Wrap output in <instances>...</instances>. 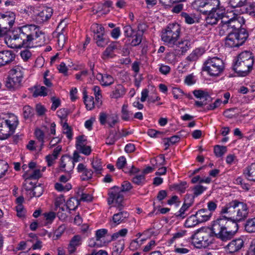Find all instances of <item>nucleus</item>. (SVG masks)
<instances>
[{
	"mask_svg": "<svg viewBox=\"0 0 255 255\" xmlns=\"http://www.w3.org/2000/svg\"><path fill=\"white\" fill-rule=\"evenodd\" d=\"M14 42L13 47L31 48L34 45L41 46L45 43L44 33L34 24H27L13 31L9 39Z\"/></svg>",
	"mask_w": 255,
	"mask_h": 255,
	"instance_id": "1",
	"label": "nucleus"
},
{
	"mask_svg": "<svg viewBox=\"0 0 255 255\" xmlns=\"http://www.w3.org/2000/svg\"><path fill=\"white\" fill-rule=\"evenodd\" d=\"M238 229L237 222L223 217L213 222L211 230L215 236L223 241L230 240Z\"/></svg>",
	"mask_w": 255,
	"mask_h": 255,
	"instance_id": "2",
	"label": "nucleus"
},
{
	"mask_svg": "<svg viewBox=\"0 0 255 255\" xmlns=\"http://www.w3.org/2000/svg\"><path fill=\"white\" fill-rule=\"evenodd\" d=\"M249 213L247 203L237 199L233 200L222 207V214H227L233 221L241 222L246 219Z\"/></svg>",
	"mask_w": 255,
	"mask_h": 255,
	"instance_id": "3",
	"label": "nucleus"
},
{
	"mask_svg": "<svg viewBox=\"0 0 255 255\" xmlns=\"http://www.w3.org/2000/svg\"><path fill=\"white\" fill-rule=\"evenodd\" d=\"M254 61L253 53L249 51H243L235 59L233 69L241 76H246L252 70Z\"/></svg>",
	"mask_w": 255,
	"mask_h": 255,
	"instance_id": "4",
	"label": "nucleus"
},
{
	"mask_svg": "<svg viewBox=\"0 0 255 255\" xmlns=\"http://www.w3.org/2000/svg\"><path fill=\"white\" fill-rule=\"evenodd\" d=\"M181 33V28L177 23L169 24L162 31L161 40L164 43L170 47H174L177 41L179 39Z\"/></svg>",
	"mask_w": 255,
	"mask_h": 255,
	"instance_id": "5",
	"label": "nucleus"
},
{
	"mask_svg": "<svg viewBox=\"0 0 255 255\" xmlns=\"http://www.w3.org/2000/svg\"><path fill=\"white\" fill-rule=\"evenodd\" d=\"M223 61L217 57H209L204 63L203 70L211 76H218L224 71Z\"/></svg>",
	"mask_w": 255,
	"mask_h": 255,
	"instance_id": "6",
	"label": "nucleus"
},
{
	"mask_svg": "<svg viewBox=\"0 0 255 255\" xmlns=\"http://www.w3.org/2000/svg\"><path fill=\"white\" fill-rule=\"evenodd\" d=\"M249 36L245 28H241L233 32H230L225 39L227 47H238L243 45Z\"/></svg>",
	"mask_w": 255,
	"mask_h": 255,
	"instance_id": "7",
	"label": "nucleus"
},
{
	"mask_svg": "<svg viewBox=\"0 0 255 255\" xmlns=\"http://www.w3.org/2000/svg\"><path fill=\"white\" fill-rule=\"evenodd\" d=\"M18 124V119L13 114L9 115L7 119H0L1 134L0 139L7 138L12 134Z\"/></svg>",
	"mask_w": 255,
	"mask_h": 255,
	"instance_id": "8",
	"label": "nucleus"
},
{
	"mask_svg": "<svg viewBox=\"0 0 255 255\" xmlns=\"http://www.w3.org/2000/svg\"><path fill=\"white\" fill-rule=\"evenodd\" d=\"M108 203L109 205H113L118 210L123 209L124 205V196L121 192V187L114 186L111 188L108 192Z\"/></svg>",
	"mask_w": 255,
	"mask_h": 255,
	"instance_id": "9",
	"label": "nucleus"
},
{
	"mask_svg": "<svg viewBox=\"0 0 255 255\" xmlns=\"http://www.w3.org/2000/svg\"><path fill=\"white\" fill-rule=\"evenodd\" d=\"M211 233L207 231H198L191 237L193 243L197 248H205L211 242Z\"/></svg>",
	"mask_w": 255,
	"mask_h": 255,
	"instance_id": "10",
	"label": "nucleus"
},
{
	"mask_svg": "<svg viewBox=\"0 0 255 255\" xmlns=\"http://www.w3.org/2000/svg\"><path fill=\"white\" fill-rule=\"evenodd\" d=\"M191 41L187 38L179 39L177 41L174 50L171 54L174 56L180 57L185 55V54L191 47Z\"/></svg>",
	"mask_w": 255,
	"mask_h": 255,
	"instance_id": "11",
	"label": "nucleus"
},
{
	"mask_svg": "<svg viewBox=\"0 0 255 255\" xmlns=\"http://www.w3.org/2000/svg\"><path fill=\"white\" fill-rule=\"evenodd\" d=\"M121 49V47L118 42H112L103 52L102 57L104 60L114 58Z\"/></svg>",
	"mask_w": 255,
	"mask_h": 255,
	"instance_id": "12",
	"label": "nucleus"
},
{
	"mask_svg": "<svg viewBox=\"0 0 255 255\" xmlns=\"http://www.w3.org/2000/svg\"><path fill=\"white\" fill-rule=\"evenodd\" d=\"M193 94L196 98L200 100L195 102V106L197 107H203L206 105L211 99L208 92L202 90H195L193 91Z\"/></svg>",
	"mask_w": 255,
	"mask_h": 255,
	"instance_id": "13",
	"label": "nucleus"
},
{
	"mask_svg": "<svg viewBox=\"0 0 255 255\" xmlns=\"http://www.w3.org/2000/svg\"><path fill=\"white\" fill-rule=\"evenodd\" d=\"M203 13L211 12H225L224 6L221 5L219 0H207L205 9H202Z\"/></svg>",
	"mask_w": 255,
	"mask_h": 255,
	"instance_id": "14",
	"label": "nucleus"
},
{
	"mask_svg": "<svg viewBox=\"0 0 255 255\" xmlns=\"http://www.w3.org/2000/svg\"><path fill=\"white\" fill-rule=\"evenodd\" d=\"M99 121L102 125L107 124L110 127L113 128L118 122V117L115 114H107L102 112L99 115Z\"/></svg>",
	"mask_w": 255,
	"mask_h": 255,
	"instance_id": "15",
	"label": "nucleus"
},
{
	"mask_svg": "<svg viewBox=\"0 0 255 255\" xmlns=\"http://www.w3.org/2000/svg\"><path fill=\"white\" fill-rule=\"evenodd\" d=\"M233 16L226 18L227 23H228L231 29L236 30L235 31L242 28V24L245 23V19L243 16L233 13Z\"/></svg>",
	"mask_w": 255,
	"mask_h": 255,
	"instance_id": "16",
	"label": "nucleus"
},
{
	"mask_svg": "<svg viewBox=\"0 0 255 255\" xmlns=\"http://www.w3.org/2000/svg\"><path fill=\"white\" fill-rule=\"evenodd\" d=\"M14 52L10 50H3L0 51V68L3 67L11 62L15 59Z\"/></svg>",
	"mask_w": 255,
	"mask_h": 255,
	"instance_id": "17",
	"label": "nucleus"
},
{
	"mask_svg": "<svg viewBox=\"0 0 255 255\" xmlns=\"http://www.w3.org/2000/svg\"><path fill=\"white\" fill-rule=\"evenodd\" d=\"M225 12H211L206 13L207 14L205 20L206 23L209 25H213L216 24L220 19H223L226 15H224Z\"/></svg>",
	"mask_w": 255,
	"mask_h": 255,
	"instance_id": "18",
	"label": "nucleus"
},
{
	"mask_svg": "<svg viewBox=\"0 0 255 255\" xmlns=\"http://www.w3.org/2000/svg\"><path fill=\"white\" fill-rule=\"evenodd\" d=\"M244 242L243 239L239 238L232 240L226 247V251L230 254L240 251L243 247Z\"/></svg>",
	"mask_w": 255,
	"mask_h": 255,
	"instance_id": "19",
	"label": "nucleus"
},
{
	"mask_svg": "<svg viewBox=\"0 0 255 255\" xmlns=\"http://www.w3.org/2000/svg\"><path fill=\"white\" fill-rule=\"evenodd\" d=\"M15 19V15L11 11H6L4 13H0V22L11 27Z\"/></svg>",
	"mask_w": 255,
	"mask_h": 255,
	"instance_id": "20",
	"label": "nucleus"
},
{
	"mask_svg": "<svg viewBox=\"0 0 255 255\" xmlns=\"http://www.w3.org/2000/svg\"><path fill=\"white\" fill-rule=\"evenodd\" d=\"M74 164L73 161L65 155H63L60 162V168L61 170L67 172H69L73 169Z\"/></svg>",
	"mask_w": 255,
	"mask_h": 255,
	"instance_id": "21",
	"label": "nucleus"
},
{
	"mask_svg": "<svg viewBox=\"0 0 255 255\" xmlns=\"http://www.w3.org/2000/svg\"><path fill=\"white\" fill-rule=\"evenodd\" d=\"M22 80V79L14 78L8 75L5 82V86L9 90H16L21 86Z\"/></svg>",
	"mask_w": 255,
	"mask_h": 255,
	"instance_id": "22",
	"label": "nucleus"
},
{
	"mask_svg": "<svg viewBox=\"0 0 255 255\" xmlns=\"http://www.w3.org/2000/svg\"><path fill=\"white\" fill-rule=\"evenodd\" d=\"M77 171L81 173V178L83 181L89 180L92 178L93 171L90 169L86 168L83 163H80L77 167Z\"/></svg>",
	"mask_w": 255,
	"mask_h": 255,
	"instance_id": "23",
	"label": "nucleus"
},
{
	"mask_svg": "<svg viewBox=\"0 0 255 255\" xmlns=\"http://www.w3.org/2000/svg\"><path fill=\"white\" fill-rule=\"evenodd\" d=\"M119 212L115 214L113 216V222L115 225H118L122 223L125 222L129 217V214L123 209L118 210Z\"/></svg>",
	"mask_w": 255,
	"mask_h": 255,
	"instance_id": "24",
	"label": "nucleus"
},
{
	"mask_svg": "<svg viewBox=\"0 0 255 255\" xmlns=\"http://www.w3.org/2000/svg\"><path fill=\"white\" fill-rule=\"evenodd\" d=\"M203 48H196L185 58L186 62L188 64L195 62L204 53Z\"/></svg>",
	"mask_w": 255,
	"mask_h": 255,
	"instance_id": "25",
	"label": "nucleus"
},
{
	"mask_svg": "<svg viewBox=\"0 0 255 255\" xmlns=\"http://www.w3.org/2000/svg\"><path fill=\"white\" fill-rule=\"evenodd\" d=\"M96 77L100 81L101 84L104 86H110L114 82V78L107 73L104 74L99 73L97 75Z\"/></svg>",
	"mask_w": 255,
	"mask_h": 255,
	"instance_id": "26",
	"label": "nucleus"
},
{
	"mask_svg": "<svg viewBox=\"0 0 255 255\" xmlns=\"http://www.w3.org/2000/svg\"><path fill=\"white\" fill-rule=\"evenodd\" d=\"M195 215L200 223L209 220L212 216L211 211L208 210L207 209H202L198 210Z\"/></svg>",
	"mask_w": 255,
	"mask_h": 255,
	"instance_id": "27",
	"label": "nucleus"
},
{
	"mask_svg": "<svg viewBox=\"0 0 255 255\" xmlns=\"http://www.w3.org/2000/svg\"><path fill=\"white\" fill-rule=\"evenodd\" d=\"M81 238L79 235L74 236L70 241L68 250L70 254L74 253L76 248L81 244Z\"/></svg>",
	"mask_w": 255,
	"mask_h": 255,
	"instance_id": "28",
	"label": "nucleus"
},
{
	"mask_svg": "<svg viewBox=\"0 0 255 255\" xmlns=\"http://www.w3.org/2000/svg\"><path fill=\"white\" fill-rule=\"evenodd\" d=\"M53 11L50 7H45L38 14L37 19L40 22L47 20L52 16Z\"/></svg>",
	"mask_w": 255,
	"mask_h": 255,
	"instance_id": "29",
	"label": "nucleus"
},
{
	"mask_svg": "<svg viewBox=\"0 0 255 255\" xmlns=\"http://www.w3.org/2000/svg\"><path fill=\"white\" fill-rule=\"evenodd\" d=\"M229 15L226 16L223 19L221 20V23L219 26V34L220 36H223L227 33L232 32L230 31L231 29L228 23H227L226 18H228Z\"/></svg>",
	"mask_w": 255,
	"mask_h": 255,
	"instance_id": "30",
	"label": "nucleus"
},
{
	"mask_svg": "<svg viewBox=\"0 0 255 255\" xmlns=\"http://www.w3.org/2000/svg\"><path fill=\"white\" fill-rule=\"evenodd\" d=\"M92 165L94 170L93 172L97 175H101L103 170V163L101 159L97 158H94L92 162Z\"/></svg>",
	"mask_w": 255,
	"mask_h": 255,
	"instance_id": "31",
	"label": "nucleus"
},
{
	"mask_svg": "<svg viewBox=\"0 0 255 255\" xmlns=\"http://www.w3.org/2000/svg\"><path fill=\"white\" fill-rule=\"evenodd\" d=\"M8 75L14 78L23 79V69L20 66H16L11 69L8 73Z\"/></svg>",
	"mask_w": 255,
	"mask_h": 255,
	"instance_id": "32",
	"label": "nucleus"
},
{
	"mask_svg": "<svg viewBox=\"0 0 255 255\" xmlns=\"http://www.w3.org/2000/svg\"><path fill=\"white\" fill-rule=\"evenodd\" d=\"M132 113L128 109L127 104H124L121 110V119L125 121H129L132 119Z\"/></svg>",
	"mask_w": 255,
	"mask_h": 255,
	"instance_id": "33",
	"label": "nucleus"
},
{
	"mask_svg": "<svg viewBox=\"0 0 255 255\" xmlns=\"http://www.w3.org/2000/svg\"><path fill=\"white\" fill-rule=\"evenodd\" d=\"M125 94V91L123 85L118 84L115 87L110 96L112 98L118 99L122 97Z\"/></svg>",
	"mask_w": 255,
	"mask_h": 255,
	"instance_id": "34",
	"label": "nucleus"
},
{
	"mask_svg": "<svg viewBox=\"0 0 255 255\" xmlns=\"http://www.w3.org/2000/svg\"><path fill=\"white\" fill-rule=\"evenodd\" d=\"M84 102L86 105V107L87 110H91L94 108L95 102L94 101V98L92 96L89 97L87 95V93L86 90H84L83 92Z\"/></svg>",
	"mask_w": 255,
	"mask_h": 255,
	"instance_id": "35",
	"label": "nucleus"
},
{
	"mask_svg": "<svg viewBox=\"0 0 255 255\" xmlns=\"http://www.w3.org/2000/svg\"><path fill=\"white\" fill-rule=\"evenodd\" d=\"M244 174L249 180L255 181V162L247 168Z\"/></svg>",
	"mask_w": 255,
	"mask_h": 255,
	"instance_id": "36",
	"label": "nucleus"
},
{
	"mask_svg": "<svg viewBox=\"0 0 255 255\" xmlns=\"http://www.w3.org/2000/svg\"><path fill=\"white\" fill-rule=\"evenodd\" d=\"M200 223L196 215H192L187 218L185 222L186 228H192Z\"/></svg>",
	"mask_w": 255,
	"mask_h": 255,
	"instance_id": "37",
	"label": "nucleus"
},
{
	"mask_svg": "<svg viewBox=\"0 0 255 255\" xmlns=\"http://www.w3.org/2000/svg\"><path fill=\"white\" fill-rule=\"evenodd\" d=\"M245 229L248 233H255V218L247 220L245 224Z\"/></svg>",
	"mask_w": 255,
	"mask_h": 255,
	"instance_id": "38",
	"label": "nucleus"
},
{
	"mask_svg": "<svg viewBox=\"0 0 255 255\" xmlns=\"http://www.w3.org/2000/svg\"><path fill=\"white\" fill-rule=\"evenodd\" d=\"M186 234V231L180 230L173 235V237L168 240L169 245H172L180 239L184 237Z\"/></svg>",
	"mask_w": 255,
	"mask_h": 255,
	"instance_id": "39",
	"label": "nucleus"
},
{
	"mask_svg": "<svg viewBox=\"0 0 255 255\" xmlns=\"http://www.w3.org/2000/svg\"><path fill=\"white\" fill-rule=\"evenodd\" d=\"M47 95V89L44 86H37L33 93L34 97L38 96H46Z\"/></svg>",
	"mask_w": 255,
	"mask_h": 255,
	"instance_id": "40",
	"label": "nucleus"
},
{
	"mask_svg": "<svg viewBox=\"0 0 255 255\" xmlns=\"http://www.w3.org/2000/svg\"><path fill=\"white\" fill-rule=\"evenodd\" d=\"M187 187L186 182H182L179 184H175L170 185V189L184 193Z\"/></svg>",
	"mask_w": 255,
	"mask_h": 255,
	"instance_id": "41",
	"label": "nucleus"
},
{
	"mask_svg": "<svg viewBox=\"0 0 255 255\" xmlns=\"http://www.w3.org/2000/svg\"><path fill=\"white\" fill-rule=\"evenodd\" d=\"M181 16L184 18L185 22L187 24H192L195 22V17L194 14H188L185 12H182Z\"/></svg>",
	"mask_w": 255,
	"mask_h": 255,
	"instance_id": "42",
	"label": "nucleus"
},
{
	"mask_svg": "<svg viewBox=\"0 0 255 255\" xmlns=\"http://www.w3.org/2000/svg\"><path fill=\"white\" fill-rule=\"evenodd\" d=\"M132 182L137 185L142 186L146 182L145 176L142 174L136 175L132 178Z\"/></svg>",
	"mask_w": 255,
	"mask_h": 255,
	"instance_id": "43",
	"label": "nucleus"
},
{
	"mask_svg": "<svg viewBox=\"0 0 255 255\" xmlns=\"http://www.w3.org/2000/svg\"><path fill=\"white\" fill-rule=\"evenodd\" d=\"M34 110L29 106H25L23 108V115L25 119H28L33 117Z\"/></svg>",
	"mask_w": 255,
	"mask_h": 255,
	"instance_id": "44",
	"label": "nucleus"
},
{
	"mask_svg": "<svg viewBox=\"0 0 255 255\" xmlns=\"http://www.w3.org/2000/svg\"><path fill=\"white\" fill-rule=\"evenodd\" d=\"M247 0H229V4L233 8L241 7L245 6Z\"/></svg>",
	"mask_w": 255,
	"mask_h": 255,
	"instance_id": "45",
	"label": "nucleus"
},
{
	"mask_svg": "<svg viewBox=\"0 0 255 255\" xmlns=\"http://www.w3.org/2000/svg\"><path fill=\"white\" fill-rule=\"evenodd\" d=\"M56 190L60 192L68 191L72 188V186L70 184H66L64 185L62 183H56L54 185Z\"/></svg>",
	"mask_w": 255,
	"mask_h": 255,
	"instance_id": "46",
	"label": "nucleus"
},
{
	"mask_svg": "<svg viewBox=\"0 0 255 255\" xmlns=\"http://www.w3.org/2000/svg\"><path fill=\"white\" fill-rule=\"evenodd\" d=\"M207 0H196L193 5L195 8L202 13V9H205Z\"/></svg>",
	"mask_w": 255,
	"mask_h": 255,
	"instance_id": "47",
	"label": "nucleus"
},
{
	"mask_svg": "<svg viewBox=\"0 0 255 255\" xmlns=\"http://www.w3.org/2000/svg\"><path fill=\"white\" fill-rule=\"evenodd\" d=\"M117 140V133L114 130H111L109 135L106 138V143L108 145H113L115 144Z\"/></svg>",
	"mask_w": 255,
	"mask_h": 255,
	"instance_id": "48",
	"label": "nucleus"
},
{
	"mask_svg": "<svg viewBox=\"0 0 255 255\" xmlns=\"http://www.w3.org/2000/svg\"><path fill=\"white\" fill-rule=\"evenodd\" d=\"M227 152V147L225 146L219 145L214 147V153L216 156L221 157Z\"/></svg>",
	"mask_w": 255,
	"mask_h": 255,
	"instance_id": "49",
	"label": "nucleus"
},
{
	"mask_svg": "<svg viewBox=\"0 0 255 255\" xmlns=\"http://www.w3.org/2000/svg\"><path fill=\"white\" fill-rule=\"evenodd\" d=\"M8 167V165L6 161L0 160V178L5 175Z\"/></svg>",
	"mask_w": 255,
	"mask_h": 255,
	"instance_id": "50",
	"label": "nucleus"
},
{
	"mask_svg": "<svg viewBox=\"0 0 255 255\" xmlns=\"http://www.w3.org/2000/svg\"><path fill=\"white\" fill-rule=\"evenodd\" d=\"M35 135L36 138L41 142L40 145V149H41L44 145V133L42 130L40 129H36L35 131Z\"/></svg>",
	"mask_w": 255,
	"mask_h": 255,
	"instance_id": "51",
	"label": "nucleus"
},
{
	"mask_svg": "<svg viewBox=\"0 0 255 255\" xmlns=\"http://www.w3.org/2000/svg\"><path fill=\"white\" fill-rule=\"evenodd\" d=\"M31 190L33 191V196L39 197L43 194V188L41 184H39L38 185L35 186Z\"/></svg>",
	"mask_w": 255,
	"mask_h": 255,
	"instance_id": "52",
	"label": "nucleus"
},
{
	"mask_svg": "<svg viewBox=\"0 0 255 255\" xmlns=\"http://www.w3.org/2000/svg\"><path fill=\"white\" fill-rule=\"evenodd\" d=\"M72 199H74V198H72L70 199H69L67 202V204L66 205L64 204L63 205L60 206V207H58V208H59V210L58 211H60L63 212L64 211H65L67 209H69V210H75L76 208V207H77V206H76L75 207H74L73 208H71V203L72 202Z\"/></svg>",
	"mask_w": 255,
	"mask_h": 255,
	"instance_id": "53",
	"label": "nucleus"
},
{
	"mask_svg": "<svg viewBox=\"0 0 255 255\" xmlns=\"http://www.w3.org/2000/svg\"><path fill=\"white\" fill-rule=\"evenodd\" d=\"M92 28L94 34H104L105 33V29L101 25L95 23L92 25Z\"/></svg>",
	"mask_w": 255,
	"mask_h": 255,
	"instance_id": "54",
	"label": "nucleus"
},
{
	"mask_svg": "<svg viewBox=\"0 0 255 255\" xmlns=\"http://www.w3.org/2000/svg\"><path fill=\"white\" fill-rule=\"evenodd\" d=\"M124 32L127 37H131L132 36L134 31L129 25H127L124 27Z\"/></svg>",
	"mask_w": 255,
	"mask_h": 255,
	"instance_id": "55",
	"label": "nucleus"
},
{
	"mask_svg": "<svg viewBox=\"0 0 255 255\" xmlns=\"http://www.w3.org/2000/svg\"><path fill=\"white\" fill-rule=\"evenodd\" d=\"M76 148L77 149L82 147L84 145H86V139L85 138L84 135H80L77 137L76 138Z\"/></svg>",
	"mask_w": 255,
	"mask_h": 255,
	"instance_id": "56",
	"label": "nucleus"
},
{
	"mask_svg": "<svg viewBox=\"0 0 255 255\" xmlns=\"http://www.w3.org/2000/svg\"><path fill=\"white\" fill-rule=\"evenodd\" d=\"M142 35L140 33H137L135 35V37L132 40L131 45L132 46L138 45L142 40Z\"/></svg>",
	"mask_w": 255,
	"mask_h": 255,
	"instance_id": "57",
	"label": "nucleus"
},
{
	"mask_svg": "<svg viewBox=\"0 0 255 255\" xmlns=\"http://www.w3.org/2000/svg\"><path fill=\"white\" fill-rule=\"evenodd\" d=\"M132 188V186L129 182L125 181L122 184L121 188V192L123 193V192L129 191Z\"/></svg>",
	"mask_w": 255,
	"mask_h": 255,
	"instance_id": "58",
	"label": "nucleus"
},
{
	"mask_svg": "<svg viewBox=\"0 0 255 255\" xmlns=\"http://www.w3.org/2000/svg\"><path fill=\"white\" fill-rule=\"evenodd\" d=\"M108 231L106 229H102L98 230L96 233V241L99 242L101 239L104 237L107 234Z\"/></svg>",
	"mask_w": 255,
	"mask_h": 255,
	"instance_id": "59",
	"label": "nucleus"
},
{
	"mask_svg": "<svg viewBox=\"0 0 255 255\" xmlns=\"http://www.w3.org/2000/svg\"><path fill=\"white\" fill-rule=\"evenodd\" d=\"M124 249V242L119 241L114 247V251L117 254H120Z\"/></svg>",
	"mask_w": 255,
	"mask_h": 255,
	"instance_id": "60",
	"label": "nucleus"
},
{
	"mask_svg": "<svg viewBox=\"0 0 255 255\" xmlns=\"http://www.w3.org/2000/svg\"><path fill=\"white\" fill-rule=\"evenodd\" d=\"M147 134L151 137H157L161 136L163 133L153 129H149L147 131Z\"/></svg>",
	"mask_w": 255,
	"mask_h": 255,
	"instance_id": "61",
	"label": "nucleus"
},
{
	"mask_svg": "<svg viewBox=\"0 0 255 255\" xmlns=\"http://www.w3.org/2000/svg\"><path fill=\"white\" fill-rule=\"evenodd\" d=\"M30 179H37L41 177L40 169H35L32 171L31 173H28L27 175Z\"/></svg>",
	"mask_w": 255,
	"mask_h": 255,
	"instance_id": "62",
	"label": "nucleus"
},
{
	"mask_svg": "<svg viewBox=\"0 0 255 255\" xmlns=\"http://www.w3.org/2000/svg\"><path fill=\"white\" fill-rule=\"evenodd\" d=\"M126 163L127 161L126 158L123 156H120L117 160L116 166L119 169H122L125 166Z\"/></svg>",
	"mask_w": 255,
	"mask_h": 255,
	"instance_id": "63",
	"label": "nucleus"
},
{
	"mask_svg": "<svg viewBox=\"0 0 255 255\" xmlns=\"http://www.w3.org/2000/svg\"><path fill=\"white\" fill-rule=\"evenodd\" d=\"M31 52L28 49L22 50L20 52V56L22 59L25 61H27L31 57Z\"/></svg>",
	"mask_w": 255,
	"mask_h": 255,
	"instance_id": "64",
	"label": "nucleus"
}]
</instances>
